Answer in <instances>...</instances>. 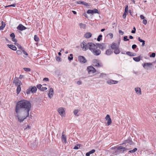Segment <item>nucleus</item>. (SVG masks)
Segmentation results:
<instances>
[{
  "instance_id": "obj_1",
  "label": "nucleus",
  "mask_w": 156,
  "mask_h": 156,
  "mask_svg": "<svg viewBox=\"0 0 156 156\" xmlns=\"http://www.w3.org/2000/svg\"><path fill=\"white\" fill-rule=\"evenodd\" d=\"M31 105L29 101L23 100L18 102L15 108L16 116L21 122L29 115Z\"/></svg>"
},
{
  "instance_id": "obj_2",
  "label": "nucleus",
  "mask_w": 156,
  "mask_h": 156,
  "mask_svg": "<svg viewBox=\"0 0 156 156\" xmlns=\"http://www.w3.org/2000/svg\"><path fill=\"white\" fill-rule=\"evenodd\" d=\"M86 12L88 14H91L92 15L96 13L98 14H101L100 12L98 9L95 8L93 9H89Z\"/></svg>"
},
{
  "instance_id": "obj_3",
  "label": "nucleus",
  "mask_w": 156,
  "mask_h": 156,
  "mask_svg": "<svg viewBox=\"0 0 156 156\" xmlns=\"http://www.w3.org/2000/svg\"><path fill=\"white\" fill-rule=\"evenodd\" d=\"M92 65L94 66L97 67H101L102 66V64L100 63L99 61L96 59L93 60Z\"/></svg>"
},
{
  "instance_id": "obj_4",
  "label": "nucleus",
  "mask_w": 156,
  "mask_h": 156,
  "mask_svg": "<svg viewBox=\"0 0 156 156\" xmlns=\"http://www.w3.org/2000/svg\"><path fill=\"white\" fill-rule=\"evenodd\" d=\"M89 43H86V42H83L82 44L81 45V48H82L83 50L84 51H86L89 49Z\"/></svg>"
},
{
  "instance_id": "obj_5",
  "label": "nucleus",
  "mask_w": 156,
  "mask_h": 156,
  "mask_svg": "<svg viewBox=\"0 0 156 156\" xmlns=\"http://www.w3.org/2000/svg\"><path fill=\"white\" fill-rule=\"evenodd\" d=\"M89 49L91 51H94V50L98 48L97 46L92 43H89Z\"/></svg>"
},
{
  "instance_id": "obj_6",
  "label": "nucleus",
  "mask_w": 156,
  "mask_h": 156,
  "mask_svg": "<svg viewBox=\"0 0 156 156\" xmlns=\"http://www.w3.org/2000/svg\"><path fill=\"white\" fill-rule=\"evenodd\" d=\"M87 70L89 74L94 73L96 70L92 66H90L87 67Z\"/></svg>"
},
{
  "instance_id": "obj_7",
  "label": "nucleus",
  "mask_w": 156,
  "mask_h": 156,
  "mask_svg": "<svg viewBox=\"0 0 156 156\" xmlns=\"http://www.w3.org/2000/svg\"><path fill=\"white\" fill-rule=\"evenodd\" d=\"M16 28L18 30L21 31L25 30L27 28L21 24H19Z\"/></svg>"
},
{
  "instance_id": "obj_8",
  "label": "nucleus",
  "mask_w": 156,
  "mask_h": 156,
  "mask_svg": "<svg viewBox=\"0 0 156 156\" xmlns=\"http://www.w3.org/2000/svg\"><path fill=\"white\" fill-rule=\"evenodd\" d=\"M58 111L62 117H63L65 115V111L62 107L59 108L58 109Z\"/></svg>"
},
{
  "instance_id": "obj_9",
  "label": "nucleus",
  "mask_w": 156,
  "mask_h": 156,
  "mask_svg": "<svg viewBox=\"0 0 156 156\" xmlns=\"http://www.w3.org/2000/svg\"><path fill=\"white\" fill-rule=\"evenodd\" d=\"M79 61L81 63H83L86 62L87 60L84 57L82 56H79L78 57Z\"/></svg>"
},
{
  "instance_id": "obj_10",
  "label": "nucleus",
  "mask_w": 156,
  "mask_h": 156,
  "mask_svg": "<svg viewBox=\"0 0 156 156\" xmlns=\"http://www.w3.org/2000/svg\"><path fill=\"white\" fill-rule=\"evenodd\" d=\"M97 46L99 48L101 49H104L106 48L107 44L106 43L97 44Z\"/></svg>"
},
{
  "instance_id": "obj_11",
  "label": "nucleus",
  "mask_w": 156,
  "mask_h": 156,
  "mask_svg": "<svg viewBox=\"0 0 156 156\" xmlns=\"http://www.w3.org/2000/svg\"><path fill=\"white\" fill-rule=\"evenodd\" d=\"M105 119L107 121V124L108 126L110 125L112 123V120L109 115H107Z\"/></svg>"
},
{
  "instance_id": "obj_12",
  "label": "nucleus",
  "mask_w": 156,
  "mask_h": 156,
  "mask_svg": "<svg viewBox=\"0 0 156 156\" xmlns=\"http://www.w3.org/2000/svg\"><path fill=\"white\" fill-rule=\"evenodd\" d=\"M117 150L115 151L114 154H118V150L123 149L122 152H124V151L126 150V148L120 146L116 147Z\"/></svg>"
},
{
  "instance_id": "obj_13",
  "label": "nucleus",
  "mask_w": 156,
  "mask_h": 156,
  "mask_svg": "<svg viewBox=\"0 0 156 156\" xmlns=\"http://www.w3.org/2000/svg\"><path fill=\"white\" fill-rule=\"evenodd\" d=\"M13 82L15 83V85L16 86L20 85L19 84L21 83V81L19 80L18 78L16 77L14 79Z\"/></svg>"
},
{
  "instance_id": "obj_14",
  "label": "nucleus",
  "mask_w": 156,
  "mask_h": 156,
  "mask_svg": "<svg viewBox=\"0 0 156 156\" xmlns=\"http://www.w3.org/2000/svg\"><path fill=\"white\" fill-rule=\"evenodd\" d=\"M119 44L115 43H113L111 45V48L113 50H114L119 48Z\"/></svg>"
},
{
  "instance_id": "obj_15",
  "label": "nucleus",
  "mask_w": 156,
  "mask_h": 156,
  "mask_svg": "<svg viewBox=\"0 0 156 156\" xmlns=\"http://www.w3.org/2000/svg\"><path fill=\"white\" fill-rule=\"evenodd\" d=\"M94 54L96 55H99L101 53V51L100 50L98 49H96L94 50V51H92Z\"/></svg>"
},
{
  "instance_id": "obj_16",
  "label": "nucleus",
  "mask_w": 156,
  "mask_h": 156,
  "mask_svg": "<svg viewBox=\"0 0 156 156\" xmlns=\"http://www.w3.org/2000/svg\"><path fill=\"white\" fill-rule=\"evenodd\" d=\"M54 93V90L52 88H50V89L49 93L48 94V96L50 98H51L53 96Z\"/></svg>"
},
{
  "instance_id": "obj_17",
  "label": "nucleus",
  "mask_w": 156,
  "mask_h": 156,
  "mask_svg": "<svg viewBox=\"0 0 156 156\" xmlns=\"http://www.w3.org/2000/svg\"><path fill=\"white\" fill-rule=\"evenodd\" d=\"M118 81L112 80H108L107 81V83L109 84H115L118 83Z\"/></svg>"
},
{
  "instance_id": "obj_18",
  "label": "nucleus",
  "mask_w": 156,
  "mask_h": 156,
  "mask_svg": "<svg viewBox=\"0 0 156 156\" xmlns=\"http://www.w3.org/2000/svg\"><path fill=\"white\" fill-rule=\"evenodd\" d=\"M112 53V50L111 49H109L106 50L105 54L107 55H110Z\"/></svg>"
},
{
  "instance_id": "obj_19",
  "label": "nucleus",
  "mask_w": 156,
  "mask_h": 156,
  "mask_svg": "<svg viewBox=\"0 0 156 156\" xmlns=\"http://www.w3.org/2000/svg\"><path fill=\"white\" fill-rule=\"evenodd\" d=\"M135 90L136 93L137 94H139V95H140L141 94V89L140 87H136L135 88Z\"/></svg>"
},
{
  "instance_id": "obj_20",
  "label": "nucleus",
  "mask_w": 156,
  "mask_h": 156,
  "mask_svg": "<svg viewBox=\"0 0 156 156\" xmlns=\"http://www.w3.org/2000/svg\"><path fill=\"white\" fill-rule=\"evenodd\" d=\"M7 46L9 48L12 49L13 51H16L17 49L16 47L14 45L8 44H7Z\"/></svg>"
},
{
  "instance_id": "obj_21",
  "label": "nucleus",
  "mask_w": 156,
  "mask_h": 156,
  "mask_svg": "<svg viewBox=\"0 0 156 156\" xmlns=\"http://www.w3.org/2000/svg\"><path fill=\"white\" fill-rule=\"evenodd\" d=\"M124 144L129 143L130 145H132L133 142L130 138H129L124 141Z\"/></svg>"
},
{
  "instance_id": "obj_22",
  "label": "nucleus",
  "mask_w": 156,
  "mask_h": 156,
  "mask_svg": "<svg viewBox=\"0 0 156 156\" xmlns=\"http://www.w3.org/2000/svg\"><path fill=\"white\" fill-rule=\"evenodd\" d=\"M30 87V88L31 92L33 94L36 92L37 89L36 87L34 86L33 87Z\"/></svg>"
},
{
  "instance_id": "obj_23",
  "label": "nucleus",
  "mask_w": 156,
  "mask_h": 156,
  "mask_svg": "<svg viewBox=\"0 0 156 156\" xmlns=\"http://www.w3.org/2000/svg\"><path fill=\"white\" fill-rule=\"evenodd\" d=\"M92 36V34L90 32H87L84 34V37L86 38H90Z\"/></svg>"
},
{
  "instance_id": "obj_24",
  "label": "nucleus",
  "mask_w": 156,
  "mask_h": 156,
  "mask_svg": "<svg viewBox=\"0 0 156 156\" xmlns=\"http://www.w3.org/2000/svg\"><path fill=\"white\" fill-rule=\"evenodd\" d=\"M5 23L3 21L1 22V26H0V30H3L5 26Z\"/></svg>"
},
{
  "instance_id": "obj_25",
  "label": "nucleus",
  "mask_w": 156,
  "mask_h": 156,
  "mask_svg": "<svg viewBox=\"0 0 156 156\" xmlns=\"http://www.w3.org/2000/svg\"><path fill=\"white\" fill-rule=\"evenodd\" d=\"M62 141L63 142L65 143H66V137L63 134V133H62Z\"/></svg>"
},
{
  "instance_id": "obj_26",
  "label": "nucleus",
  "mask_w": 156,
  "mask_h": 156,
  "mask_svg": "<svg viewBox=\"0 0 156 156\" xmlns=\"http://www.w3.org/2000/svg\"><path fill=\"white\" fill-rule=\"evenodd\" d=\"M126 54L130 56H136V54L135 53L131 52L130 51H127Z\"/></svg>"
},
{
  "instance_id": "obj_27",
  "label": "nucleus",
  "mask_w": 156,
  "mask_h": 156,
  "mask_svg": "<svg viewBox=\"0 0 156 156\" xmlns=\"http://www.w3.org/2000/svg\"><path fill=\"white\" fill-rule=\"evenodd\" d=\"M17 86V88L16 89V91H17V94H19L20 92V90H21V88L20 87V85H19Z\"/></svg>"
},
{
  "instance_id": "obj_28",
  "label": "nucleus",
  "mask_w": 156,
  "mask_h": 156,
  "mask_svg": "<svg viewBox=\"0 0 156 156\" xmlns=\"http://www.w3.org/2000/svg\"><path fill=\"white\" fill-rule=\"evenodd\" d=\"M79 26H80L81 28H82L83 29H85L86 27V24L82 23H80Z\"/></svg>"
},
{
  "instance_id": "obj_29",
  "label": "nucleus",
  "mask_w": 156,
  "mask_h": 156,
  "mask_svg": "<svg viewBox=\"0 0 156 156\" xmlns=\"http://www.w3.org/2000/svg\"><path fill=\"white\" fill-rule=\"evenodd\" d=\"M152 65V63H146L144 64L143 66L145 67V66L150 67Z\"/></svg>"
},
{
  "instance_id": "obj_30",
  "label": "nucleus",
  "mask_w": 156,
  "mask_h": 156,
  "mask_svg": "<svg viewBox=\"0 0 156 156\" xmlns=\"http://www.w3.org/2000/svg\"><path fill=\"white\" fill-rule=\"evenodd\" d=\"M114 52L116 54H119L120 52V51L119 49V48H116V49H114Z\"/></svg>"
},
{
  "instance_id": "obj_31",
  "label": "nucleus",
  "mask_w": 156,
  "mask_h": 156,
  "mask_svg": "<svg viewBox=\"0 0 156 156\" xmlns=\"http://www.w3.org/2000/svg\"><path fill=\"white\" fill-rule=\"evenodd\" d=\"M133 59L136 62H138L140 60V57L139 56L137 57L133 58Z\"/></svg>"
},
{
  "instance_id": "obj_32",
  "label": "nucleus",
  "mask_w": 156,
  "mask_h": 156,
  "mask_svg": "<svg viewBox=\"0 0 156 156\" xmlns=\"http://www.w3.org/2000/svg\"><path fill=\"white\" fill-rule=\"evenodd\" d=\"M128 12L124 11V13L122 15V18L124 19H125L126 18V16L128 14Z\"/></svg>"
},
{
  "instance_id": "obj_33",
  "label": "nucleus",
  "mask_w": 156,
  "mask_h": 156,
  "mask_svg": "<svg viewBox=\"0 0 156 156\" xmlns=\"http://www.w3.org/2000/svg\"><path fill=\"white\" fill-rule=\"evenodd\" d=\"M107 36L108 38L111 39L113 37V35L112 33H110L107 35Z\"/></svg>"
},
{
  "instance_id": "obj_34",
  "label": "nucleus",
  "mask_w": 156,
  "mask_h": 156,
  "mask_svg": "<svg viewBox=\"0 0 156 156\" xmlns=\"http://www.w3.org/2000/svg\"><path fill=\"white\" fill-rule=\"evenodd\" d=\"M137 150V148H135L133 149V150H130L128 151V153H133L136 151Z\"/></svg>"
},
{
  "instance_id": "obj_35",
  "label": "nucleus",
  "mask_w": 156,
  "mask_h": 156,
  "mask_svg": "<svg viewBox=\"0 0 156 156\" xmlns=\"http://www.w3.org/2000/svg\"><path fill=\"white\" fill-rule=\"evenodd\" d=\"M10 36L12 38L11 39H16L15 38V35L14 33H12L10 34Z\"/></svg>"
},
{
  "instance_id": "obj_36",
  "label": "nucleus",
  "mask_w": 156,
  "mask_h": 156,
  "mask_svg": "<svg viewBox=\"0 0 156 156\" xmlns=\"http://www.w3.org/2000/svg\"><path fill=\"white\" fill-rule=\"evenodd\" d=\"M119 35H120V37L119 38V39H121V36H120L121 35L122 36V35H123V34H124V33L123 31H122L121 30H119Z\"/></svg>"
},
{
  "instance_id": "obj_37",
  "label": "nucleus",
  "mask_w": 156,
  "mask_h": 156,
  "mask_svg": "<svg viewBox=\"0 0 156 156\" xmlns=\"http://www.w3.org/2000/svg\"><path fill=\"white\" fill-rule=\"evenodd\" d=\"M76 3L80 5H82L83 3V1H77L76 2Z\"/></svg>"
},
{
  "instance_id": "obj_38",
  "label": "nucleus",
  "mask_w": 156,
  "mask_h": 156,
  "mask_svg": "<svg viewBox=\"0 0 156 156\" xmlns=\"http://www.w3.org/2000/svg\"><path fill=\"white\" fill-rule=\"evenodd\" d=\"M138 40L141 42H142V46H144L145 44V41L143 40Z\"/></svg>"
},
{
  "instance_id": "obj_39",
  "label": "nucleus",
  "mask_w": 156,
  "mask_h": 156,
  "mask_svg": "<svg viewBox=\"0 0 156 156\" xmlns=\"http://www.w3.org/2000/svg\"><path fill=\"white\" fill-rule=\"evenodd\" d=\"M31 92V91L30 90V87H29L27 90L26 93L27 94H30Z\"/></svg>"
},
{
  "instance_id": "obj_40",
  "label": "nucleus",
  "mask_w": 156,
  "mask_h": 156,
  "mask_svg": "<svg viewBox=\"0 0 156 156\" xmlns=\"http://www.w3.org/2000/svg\"><path fill=\"white\" fill-rule=\"evenodd\" d=\"M23 69L24 71L26 72L30 71L31 70L29 68H24Z\"/></svg>"
},
{
  "instance_id": "obj_41",
  "label": "nucleus",
  "mask_w": 156,
  "mask_h": 156,
  "mask_svg": "<svg viewBox=\"0 0 156 156\" xmlns=\"http://www.w3.org/2000/svg\"><path fill=\"white\" fill-rule=\"evenodd\" d=\"M42 87V85L41 84H37V87L41 90Z\"/></svg>"
},
{
  "instance_id": "obj_42",
  "label": "nucleus",
  "mask_w": 156,
  "mask_h": 156,
  "mask_svg": "<svg viewBox=\"0 0 156 156\" xmlns=\"http://www.w3.org/2000/svg\"><path fill=\"white\" fill-rule=\"evenodd\" d=\"M128 5H126L124 11L128 12Z\"/></svg>"
},
{
  "instance_id": "obj_43",
  "label": "nucleus",
  "mask_w": 156,
  "mask_h": 156,
  "mask_svg": "<svg viewBox=\"0 0 156 156\" xmlns=\"http://www.w3.org/2000/svg\"><path fill=\"white\" fill-rule=\"evenodd\" d=\"M102 35L101 34H99L98 36L97 39L96 38H95L94 39H102Z\"/></svg>"
},
{
  "instance_id": "obj_44",
  "label": "nucleus",
  "mask_w": 156,
  "mask_h": 156,
  "mask_svg": "<svg viewBox=\"0 0 156 156\" xmlns=\"http://www.w3.org/2000/svg\"><path fill=\"white\" fill-rule=\"evenodd\" d=\"M82 5L86 6L90 5V4L89 3L85 2L84 1H83V3Z\"/></svg>"
},
{
  "instance_id": "obj_45",
  "label": "nucleus",
  "mask_w": 156,
  "mask_h": 156,
  "mask_svg": "<svg viewBox=\"0 0 156 156\" xmlns=\"http://www.w3.org/2000/svg\"><path fill=\"white\" fill-rule=\"evenodd\" d=\"M143 24L144 25H146V24H147V20L146 19H144L143 20Z\"/></svg>"
},
{
  "instance_id": "obj_46",
  "label": "nucleus",
  "mask_w": 156,
  "mask_h": 156,
  "mask_svg": "<svg viewBox=\"0 0 156 156\" xmlns=\"http://www.w3.org/2000/svg\"><path fill=\"white\" fill-rule=\"evenodd\" d=\"M83 16H85L87 19H88V17L87 16V14L86 13V12H84L83 14Z\"/></svg>"
},
{
  "instance_id": "obj_47",
  "label": "nucleus",
  "mask_w": 156,
  "mask_h": 156,
  "mask_svg": "<svg viewBox=\"0 0 156 156\" xmlns=\"http://www.w3.org/2000/svg\"><path fill=\"white\" fill-rule=\"evenodd\" d=\"M155 56V53H152L150 55V57H154Z\"/></svg>"
},
{
  "instance_id": "obj_48",
  "label": "nucleus",
  "mask_w": 156,
  "mask_h": 156,
  "mask_svg": "<svg viewBox=\"0 0 156 156\" xmlns=\"http://www.w3.org/2000/svg\"><path fill=\"white\" fill-rule=\"evenodd\" d=\"M106 76V74H104L103 73H101L100 74V75L99 77H103L104 76Z\"/></svg>"
},
{
  "instance_id": "obj_49",
  "label": "nucleus",
  "mask_w": 156,
  "mask_h": 156,
  "mask_svg": "<svg viewBox=\"0 0 156 156\" xmlns=\"http://www.w3.org/2000/svg\"><path fill=\"white\" fill-rule=\"evenodd\" d=\"M47 89V88L46 87H42L41 89V90L42 91H44L45 90H46Z\"/></svg>"
},
{
  "instance_id": "obj_50",
  "label": "nucleus",
  "mask_w": 156,
  "mask_h": 156,
  "mask_svg": "<svg viewBox=\"0 0 156 156\" xmlns=\"http://www.w3.org/2000/svg\"><path fill=\"white\" fill-rule=\"evenodd\" d=\"M95 151V150L94 149H92L91 151H89V152L90 154L94 153Z\"/></svg>"
},
{
  "instance_id": "obj_51",
  "label": "nucleus",
  "mask_w": 156,
  "mask_h": 156,
  "mask_svg": "<svg viewBox=\"0 0 156 156\" xmlns=\"http://www.w3.org/2000/svg\"><path fill=\"white\" fill-rule=\"evenodd\" d=\"M140 17L141 20H144L145 18V17L143 15H141L140 16Z\"/></svg>"
},
{
  "instance_id": "obj_52",
  "label": "nucleus",
  "mask_w": 156,
  "mask_h": 156,
  "mask_svg": "<svg viewBox=\"0 0 156 156\" xmlns=\"http://www.w3.org/2000/svg\"><path fill=\"white\" fill-rule=\"evenodd\" d=\"M78 112V110H75L73 111V113L75 115H76Z\"/></svg>"
},
{
  "instance_id": "obj_53",
  "label": "nucleus",
  "mask_w": 156,
  "mask_h": 156,
  "mask_svg": "<svg viewBox=\"0 0 156 156\" xmlns=\"http://www.w3.org/2000/svg\"><path fill=\"white\" fill-rule=\"evenodd\" d=\"M16 53L18 55H20L21 54L22 52L20 50H18L16 51Z\"/></svg>"
},
{
  "instance_id": "obj_54",
  "label": "nucleus",
  "mask_w": 156,
  "mask_h": 156,
  "mask_svg": "<svg viewBox=\"0 0 156 156\" xmlns=\"http://www.w3.org/2000/svg\"><path fill=\"white\" fill-rule=\"evenodd\" d=\"M56 60L58 62H61V58L59 57H57Z\"/></svg>"
},
{
  "instance_id": "obj_55",
  "label": "nucleus",
  "mask_w": 156,
  "mask_h": 156,
  "mask_svg": "<svg viewBox=\"0 0 156 156\" xmlns=\"http://www.w3.org/2000/svg\"><path fill=\"white\" fill-rule=\"evenodd\" d=\"M16 5V3H15L12 4H11L10 5H9V6H10V7H15Z\"/></svg>"
},
{
  "instance_id": "obj_56",
  "label": "nucleus",
  "mask_w": 156,
  "mask_h": 156,
  "mask_svg": "<svg viewBox=\"0 0 156 156\" xmlns=\"http://www.w3.org/2000/svg\"><path fill=\"white\" fill-rule=\"evenodd\" d=\"M82 82L80 80H79V81H78L77 82V84L78 85H80L81 84H82Z\"/></svg>"
},
{
  "instance_id": "obj_57",
  "label": "nucleus",
  "mask_w": 156,
  "mask_h": 156,
  "mask_svg": "<svg viewBox=\"0 0 156 156\" xmlns=\"http://www.w3.org/2000/svg\"><path fill=\"white\" fill-rule=\"evenodd\" d=\"M128 12L129 13V14L132 17H134L133 16V15L132 14V10H131L129 9L128 11Z\"/></svg>"
},
{
  "instance_id": "obj_58",
  "label": "nucleus",
  "mask_w": 156,
  "mask_h": 156,
  "mask_svg": "<svg viewBox=\"0 0 156 156\" xmlns=\"http://www.w3.org/2000/svg\"><path fill=\"white\" fill-rule=\"evenodd\" d=\"M136 47V44H133L132 46V48L133 49H135Z\"/></svg>"
},
{
  "instance_id": "obj_59",
  "label": "nucleus",
  "mask_w": 156,
  "mask_h": 156,
  "mask_svg": "<svg viewBox=\"0 0 156 156\" xmlns=\"http://www.w3.org/2000/svg\"><path fill=\"white\" fill-rule=\"evenodd\" d=\"M68 59H69V61H71V60H73V57H70L69 56H68Z\"/></svg>"
},
{
  "instance_id": "obj_60",
  "label": "nucleus",
  "mask_w": 156,
  "mask_h": 156,
  "mask_svg": "<svg viewBox=\"0 0 156 156\" xmlns=\"http://www.w3.org/2000/svg\"><path fill=\"white\" fill-rule=\"evenodd\" d=\"M34 39H39V38L37 35H35Z\"/></svg>"
},
{
  "instance_id": "obj_61",
  "label": "nucleus",
  "mask_w": 156,
  "mask_h": 156,
  "mask_svg": "<svg viewBox=\"0 0 156 156\" xmlns=\"http://www.w3.org/2000/svg\"><path fill=\"white\" fill-rule=\"evenodd\" d=\"M22 51H23V53L24 54H25V55H28V54H27V52L25 51L24 50H23Z\"/></svg>"
},
{
  "instance_id": "obj_62",
  "label": "nucleus",
  "mask_w": 156,
  "mask_h": 156,
  "mask_svg": "<svg viewBox=\"0 0 156 156\" xmlns=\"http://www.w3.org/2000/svg\"><path fill=\"white\" fill-rule=\"evenodd\" d=\"M43 81H48V78H44L43 80Z\"/></svg>"
},
{
  "instance_id": "obj_63",
  "label": "nucleus",
  "mask_w": 156,
  "mask_h": 156,
  "mask_svg": "<svg viewBox=\"0 0 156 156\" xmlns=\"http://www.w3.org/2000/svg\"><path fill=\"white\" fill-rule=\"evenodd\" d=\"M72 12H73V14L74 15H76L77 14L76 12L75 11L73 10V11H72Z\"/></svg>"
},
{
  "instance_id": "obj_64",
  "label": "nucleus",
  "mask_w": 156,
  "mask_h": 156,
  "mask_svg": "<svg viewBox=\"0 0 156 156\" xmlns=\"http://www.w3.org/2000/svg\"><path fill=\"white\" fill-rule=\"evenodd\" d=\"M79 148V147L78 146H75L74 147L73 149H76V150H77V149H78Z\"/></svg>"
}]
</instances>
